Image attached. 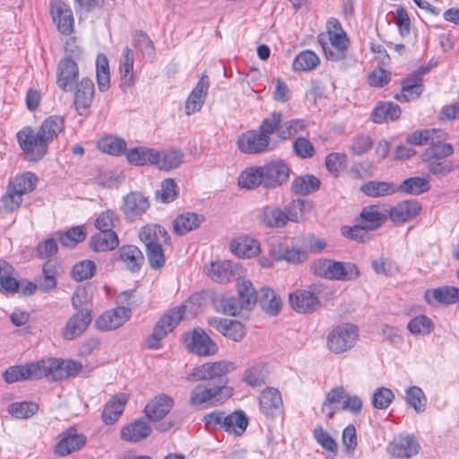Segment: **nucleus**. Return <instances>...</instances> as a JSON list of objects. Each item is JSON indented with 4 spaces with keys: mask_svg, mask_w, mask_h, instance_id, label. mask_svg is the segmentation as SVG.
<instances>
[{
    "mask_svg": "<svg viewBox=\"0 0 459 459\" xmlns=\"http://www.w3.org/2000/svg\"><path fill=\"white\" fill-rule=\"evenodd\" d=\"M19 145L28 160H39L48 152V143L39 134L30 126H24L17 134Z\"/></svg>",
    "mask_w": 459,
    "mask_h": 459,
    "instance_id": "obj_3",
    "label": "nucleus"
},
{
    "mask_svg": "<svg viewBox=\"0 0 459 459\" xmlns=\"http://www.w3.org/2000/svg\"><path fill=\"white\" fill-rule=\"evenodd\" d=\"M173 400L165 394L160 395L152 399L145 406L144 411L146 416L152 421H158L163 419L172 409Z\"/></svg>",
    "mask_w": 459,
    "mask_h": 459,
    "instance_id": "obj_30",
    "label": "nucleus"
},
{
    "mask_svg": "<svg viewBox=\"0 0 459 459\" xmlns=\"http://www.w3.org/2000/svg\"><path fill=\"white\" fill-rule=\"evenodd\" d=\"M130 316V308L121 306L104 312L97 318L95 325L100 331H111L122 326Z\"/></svg>",
    "mask_w": 459,
    "mask_h": 459,
    "instance_id": "obj_16",
    "label": "nucleus"
},
{
    "mask_svg": "<svg viewBox=\"0 0 459 459\" xmlns=\"http://www.w3.org/2000/svg\"><path fill=\"white\" fill-rule=\"evenodd\" d=\"M231 251L242 258H251L256 256L260 251V243L248 236L243 235L235 238L230 243Z\"/></svg>",
    "mask_w": 459,
    "mask_h": 459,
    "instance_id": "obj_29",
    "label": "nucleus"
},
{
    "mask_svg": "<svg viewBox=\"0 0 459 459\" xmlns=\"http://www.w3.org/2000/svg\"><path fill=\"white\" fill-rule=\"evenodd\" d=\"M430 186L428 179L420 177L407 178L397 186V192L416 195L428 192Z\"/></svg>",
    "mask_w": 459,
    "mask_h": 459,
    "instance_id": "obj_53",
    "label": "nucleus"
},
{
    "mask_svg": "<svg viewBox=\"0 0 459 459\" xmlns=\"http://www.w3.org/2000/svg\"><path fill=\"white\" fill-rule=\"evenodd\" d=\"M311 271L316 276L332 281H353L359 276L356 264L325 258L316 260Z\"/></svg>",
    "mask_w": 459,
    "mask_h": 459,
    "instance_id": "obj_1",
    "label": "nucleus"
},
{
    "mask_svg": "<svg viewBox=\"0 0 459 459\" xmlns=\"http://www.w3.org/2000/svg\"><path fill=\"white\" fill-rule=\"evenodd\" d=\"M401 115L400 107L391 101L382 102L378 104L372 112V120L375 123L382 124L388 120H395Z\"/></svg>",
    "mask_w": 459,
    "mask_h": 459,
    "instance_id": "obj_43",
    "label": "nucleus"
},
{
    "mask_svg": "<svg viewBox=\"0 0 459 459\" xmlns=\"http://www.w3.org/2000/svg\"><path fill=\"white\" fill-rule=\"evenodd\" d=\"M117 254L119 259L129 271L132 273L140 271L144 262V256L136 246L125 245L118 249Z\"/></svg>",
    "mask_w": 459,
    "mask_h": 459,
    "instance_id": "obj_35",
    "label": "nucleus"
},
{
    "mask_svg": "<svg viewBox=\"0 0 459 459\" xmlns=\"http://www.w3.org/2000/svg\"><path fill=\"white\" fill-rule=\"evenodd\" d=\"M224 431L241 436L248 426V419L242 411H236L227 415Z\"/></svg>",
    "mask_w": 459,
    "mask_h": 459,
    "instance_id": "obj_48",
    "label": "nucleus"
},
{
    "mask_svg": "<svg viewBox=\"0 0 459 459\" xmlns=\"http://www.w3.org/2000/svg\"><path fill=\"white\" fill-rule=\"evenodd\" d=\"M126 159L134 166H156L159 152L148 147H134L126 152Z\"/></svg>",
    "mask_w": 459,
    "mask_h": 459,
    "instance_id": "obj_31",
    "label": "nucleus"
},
{
    "mask_svg": "<svg viewBox=\"0 0 459 459\" xmlns=\"http://www.w3.org/2000/svg\"><path fill=\"white\" fill-rule=\"evenodd\" d=\"M51 14L58 30L65 35L73 31L74 16L69 5L61 0H55L51 3Z\"/></svg>",
    "mask_w": 459,
    "mask_h": 459,
    "instance_id": "obj_19",
    "label": "nucleus"
},
{
    "mask_svg": "<svg viewBox=\"0 0 459 459\" xmlns=\"http://www.w3.org/2000/svg\"><path fill=\"white\" fill-rule=\"evenodd\" d=\"M149 208L150 202L141 192L133 191L123 197L121 211L131 222L141 219Z\"/></svg>",
    "mask_w": 459,
    "mask_h": 459,
    "instance_id": "obj_10",
    "label": "nucleus"
},
{
    "mask_svg": "<svg viewBox=\"0 0 459 459\" xmlns=\"http://www.w3.org/2000/svg\"><path fill=\"white\" fill-rule=\"evenodd\" d=\"M420 445L413 436L398 437L391 441L386 450L397 458H409L418 454Z\"/></svg>",
    "mask_w": 459,
    "mask_h": 459,
    "instance_id": "obj_21",
    "label": "nucleus"
},
{
    "mask_svg": "<svg viewBox=\"0 0 459 459\" xmlns=\"http://www.w3.org/2000/svg\"><path fill=\"white\" fill-rule=\"evenodd\" d=\"M208 324L225 337L231 339L234 342H240L245 336L244 325L239 321L212 317L209 318Z\"/></svg>",
    "mask_w": 459,
    "mask_h": 459,
    "instance_id": "obj_22",
    "label": "nucleus"
},
{
    "mask_svg": "<svg viewBox=\"0 0 459 459\" xmlns=\"http://www.w3.org/2000/svg\"><path fill=\"white\" fill-rule=\"evenodd\" d=\"M90 246L95 252L111 251L119 246V239L115 231H100L91 238Z\"/></svg>",
    "mask_w": 459,
    "mask_h": 459,
    "instance_id": "obj_38",
    "label": "nucleus"
},
{
    "mask_svg": "<svg viewBox=\"0 0 459 459\" xmlns=\"http://www.w3.org/2000/svg\"><path fill=\"white\" fill-rule=\"evenodd\" d=\"M38 180L35 174L25 172L10 180L8 185L23 196L36 188Z\"/></svg>",
    "mask_w": 459,
    "mask_h": 459,
    "instance_id": "obj_49",
    "label": "nucleus"
},
{
    "mask_svg": "<svg viewBox=\"0 0 459 459\" xmlns=\"http://www.w3.org/2000/svg\"><path fill=\"white\" fill-rule=\"evenodd\" d=\"M359 338V329L352 324H341L327 335V347L335 353H343L354 347Z\"/></svg>",
    "mask_w": 459,
    "mask_h": 459,
    "instance_id": "obj_4",
    "label": "nucleus"
},
{
    "mask_svg": "<svg viewBox=\"0 0 459 459\" xmlns=\"http://www.w3.org/2000/svg\"><path fill=\"white\" fill-rule=\"evenodd\" d=\"M238 150L245 154H259L271 150L270 142L257 130L243 133L237 141Z\"/></svg>",
    "mask_w": 459,
    "mask_h": 459,
    "instance_id": "obj_14",
    "label": "nucleus"
},
{
    "mask_svg": "<svg viewBox=\"0 0 459 459\" xmlns=\"http://www.w3.org/2000/svg\"><path fill=\"white\" fill-rule=\"evenodd\" d=\"M430 70L429 65L420 66L402 82L401 92L394 95L400 102H408L419 98L424 90L423 76Z\"/></svg>",
    "mask_w": 459,
    "mask_h": 459,
    "instance_id": "obj_7",
    "label": "nucleus"
},
{
    "mask_svg": "<svg viewBox=\"0 0 459 459\" xmlns=\"http://www.w3.org/2000/svg\"><path fill=\"white\" fill-rule=\"evenodd\" d=\"M98 147L105 153L118 156L125 152L126 143L121 138L108 136L101 139L98 143Z\"/></svg>",
    "mask_w": 459,
    "mask_h": 459,
    "instance_id": "obj_64",
    "label": "nucleus"
},
{
    "mask_svg": "<svg viewBox=\"0 0 459 459\" xmlns=\"http://www.w3.org/2000/svg\"><path fill=\"white\" fill-rule=\"evenodd\" d=\"M264 186L275 188L286 183L290 177V169L283 160H273L263 166Z\"/></svg>",
    "mask_w": 459,
    "mask_h": 459,
    "instance_id": "obj_15",
    "label": "nucleus"
},
{
    "mask_svg": "<svg viewBox=\"0 0 459 459\" xmlns=\"http://www.w3.org/2000/svg\"><path fill=\"white\" fill-rule=\"evenodd\" d=\"M263 166L252 167L244 170L239 178L238 185L247 189H255L260 185L264 186Z\"/></svg>",
    "mask_w": 459,
    "mask_h": 459,
    "instance_id": "obj_52",
    "label": "nucleus"
},
{
    "mask_svg": "<svg viewBox=\"0 0 459 459\" xmlns=\"http://www.w3.org/2000/svg\"><path fill=\"white\" fill-rule=\"evenodd\" d=\"M204 221V217L195 212H185L178 215L173 221L174 230L178 235L197 229Z\"/></svg>",
    "mask_w": 459,
    "mask_h": 459,
    "instance_id": "obj_42",
    "label": "nucleus"
},
{
    "mask_svg": "<svg viewBox=\"0 0 459 459\" xmlns=\"http://www.w3.org/2000/svg\"><path fill=\"white\" fill-rule=\"evenodd\" d=\"M283 209L276 206H265L259 214L260 222L268 228H282L287 225Z\"/></svg>",
    "mask_w": 459,
    "mask_h": 459,
    "instance_id": "obj_39",
    "label": "nucleus"
},
{
    "mask_svg": "<svg viewBox=\"0 0 459 459\" xmlns=\"http://www.w3.org/2000/svg\"><path fill=\"white\" fill-rule=\"evenodd\" d=\"M213 305L218 312L229 316H236L242 309H245L238 299L230 294H223L213 299Z\"/></svg>",
    "mask_w": 459,
    "mask_h": 459,
    "instance_id": "obj_47",
    "label": "nucleus"
},
{
    "mask_svg": "<svg viewBox=\"0 0 459 459\" xmlns=\"http://www.w3.org/2000/svg\"><path fill=\"white\" fill-rule=\"evenodd\" d=\"M233 394L232 388H220L218 386L203 383L197 385L191 392L190 403L193 405L223 403Z\"/></svg>",
    "mask_w": 459,
    "mask_h": 459,
    "instance_id": "obj_6",
    "label": "nucleus"
},
{
    "mask_svg": "<svg viewBox=\"0 0 459 459\" xmlns=\"http://www.w3.org/2000/svg\"><path fill=\"white\" fill-rule=\"evenodd\" d=\"M361 192L371 197L390 195L397 192V185L393 182L369 181L360 187Z\"/></svg>",
    "mask_w": 459,
    "mask_h": 459,
    "instance_id": "obj_46",
    "label": "nucleus"
},
{
    "mask_svg": "<svg viewBox=\"0 0 459 459\" xmlns=\"http://www.w3.org/2000/svg\"><path fill=\"white\" fill-rule=\"evenodd\" d=\"M428 304L433 306L436 303L451 305L459 301V288L454 286H442L433 290H428L424 294Z\"/></svg>",
    "mask_w": 459,
    "mask_h": 459,
    "instance_id": "obj_25",
    "label": "nucleus"
},
{
    "mask_svg": "<svg viewBox=\"0 0 459 459\" xmlns=\"http://www.w3.org/2000/svg\"><path fill=\"white\" fill-rule=\"evenodd\" d=\"M134 52L128 47H126L119 59L120 86L125 88L132 87L135 82L134 73Z\"/></svg>",
    "mask_w": 459,
    "mask_h": 459,
    "instance_id": "obj_27",
    "label": "nucleus"
},
{
    "mask_svg": "<svg viewBox=\"0 0 459 459\" xmlns=\"http://www.w3.org/2000/svg\"><path fill=\"white\" fill-rule=\"evenodd\" d=\"M42 365L44 366L42 370L46 373L44 377L53 381H58L67 378L70 376H74L82 368L80 364L74 360L64 361L53 358L42 359Z\"/></svg>",
    "mask_w": 459,
    "mask_h": 459,
    "instance_id": "obj_8",
    "label": "nucleus"
},
{
    "mask_svg": "<svg viewBox=\"0 0 459 459\" xmlns=\"http://www.w3.org/2000/svg\"><path fill=\"white\" fill-rule=\"evenodd\" d=\"M234 368L233 363L220 360L195 367L187 377L189 381H203L220 388H230L227 374Z\"/></svg>",
    "mask_w": 459,
    "mask_h": 459,
    "instance_id": "obj_2",
    "label": "nucleus"
},
{
    "mask_svg": "<svg viewBox=\"0 0 459 459\" xmlns=\"http://www.w3.org/2000/svg\"><path fill=\"white\" fill-rule=\"evenodd\" d=\"M260 411L268 418L280 417L282 413V399L278 389L268 387L259 396Z\"/></svg>",
    "mask_w": 459,
    "mask_h": 459,
    "instance_id": "obj_17",
    "label": "nucleus"
},
{
    "mask_svg": "<svg viewBox=\"0 0 459 459\" xmlns=\"http://www.w3.org/2000/svg\"><path fill=\"white\" fill-rule=\"evenodd\" d=\"M319 186V179L313 175H304L298 177L291 183L292 192L301 195H309L316 191Z\"/></svg>",
    "mask_w": 459,
    "mask_h": 459,
    "instance_id": "obj_50",
    "label": "nucleus"
},
{
    "mask_svg": "<svg viewBox=\"0 0 459 459\" xmlns=\"http://www.w3.org/2000/svg\"><path fill=\"white\" fill-rule=\"evenodd\" d=\"M434 327L433 321L425 315L413 317L407 325V329L415 335H428L434 330Z\"/></svg>",
    "mask_w": 459,
    "mask_h": 459,
    "instance_id": "obj_61",
    "label": "nucleus"
},
{
    "mask_svg": "<svg viewBox=\"0 0 459 459\" xmlns=\"http://www.w3.org/2000/svg\"><path fill=\"white\" fill-rule=\"evenodd\" d=\"M238 302L245 309H250L258 300V296L249 281H242L238 284Z\"/></svg>",
    "mask_w": 459,
    "mask_h": 459,
    "instance_id": "obj_56",
    "label": "nucleus"
},
{
    "mask_svg": "<svg viewBox=\"0 0 459 459\" xmlns=\"http://www.w3.org/2000/svg\"><path fill=\"white\" fill-rule=\"evenodd\" d=\"M433 142L421 154V160H446L454 154V146L442 143L439 134H436Z\"/></svg>",
    "mask_w": 459,
    "mask_h": 459,
    "instance_id": "obj_37",
    "label": "nucleus"
},
{
    "mask_svg": "<svg viewBox=\"0 0 459 459\" xmlns=\"http://www.w3.org/2000/svg\"><path fill=\"white\" fill-rule=\"evenodd\" d=\"M77 62L71 58H62L56 67V85L63 91H72L79 82Z\"/></svg>",
    "mask_w": 459,
    "mask_h": 459,
    "instance_id": "obj_12",
    "label": "nucleus"
},
{
    "mask_svg": "<svg viewBox=\"0 0 459 459\" xmlns=\"http://www.w3.org/2000/svg\"><path fill=\"white\" fill-rule=\"evenodd\" d=\"M207 275L218 283H227L240 276V268L230 261H219L211 264Z\"/></svg>",
    "mask_w": 459,
    "mask_h": 459,
    "instance_id": "obj_18",
    "label": "nucleus"
},
{
    "mask_svg": "<svg viewBox=\"0 0 459 459\" xmlns=\"http://www.w3.org/2000/svg\"><path fill=\"white\" fill-rule=\"evenodd\" d=\"M320 60L316 54L311 50L300 52L293 60L292 67L295 71L308 72L315 69Z\"/></svg>",
    "mask_w": 459,
    "mask_h": 459,
    "instance_id": "obj_54",
    "label": "nucleus"
},
{
    "mask_svg": "<svg viewBox=\"0 0 459 459\" xmlns=\"http://www.w3.org/2000/svg\"><path fill=\"white\" fill-rule=\"evenodd\" d=\"M387 219V215L379 212L377 205L364 207L359 215L362 229L375 230L380 227Z\"/></svg>",
    "mask_w": 459,
    "mask_h": 459,
    "instance_id": "obj_41",
    "label": "nucleus"
},
{
    "mask_svg": "<svg viewBox=\"0 0 459 459\" xmlns=\"http://www.w3.org/2000/svg\"><path fill=\"white\" fill-rule=\"evenodd\" d=\"M74 90V104L77 113L80 116H87L95 93L93 82L87 77H83L75 83Z\"/></svg>",
    "mask_w": 459,
    "mask_h": 459,
    "instance_id": "obj_11",
    "label": "nucleus"
},
{
    "mask_svg": "<svg viewBox=\"0 0 459 459\" xmlns=\"http://www.w3.org/2000/svg\"><path fill=\"white\" fill-rule=\"evenodd\" d=\"M139 238L145 244L146 247L152 245H162L169 239V236L165 229L158 224L143 226L139 231Z\"/></svg>",
    "mask_w": 459,
    "mask_h": 459,
    "instance_id": "obj_36",
    "label": "nucleus"
},
{
    "mask_svg": "<svg viewBox=\"0 0 459 459\" xmlns=\"http://www.w3.org/2000/svg\"><path fill=\"white\" fill-rule=\"evenodd\" d=\"M13 266L0 260V291L14 292L19 289L18 281L11 276Z\"/></svg>",
    "mask_w": 459,
    "mask_h": 459,
    "instance_id": "obj_59",
    "label": "nucleus"
},
{
    "mask_svg": "<svg viewBox=\"0 0 459 459\" xmlns=\"http://www.w3.org/2000/svg\"><path fill=\"white\" fill-rule=\"evenodd\" d=\"M421 210L420 203L416 200H406L392 207L388 215L395 223H401L414 218Z\"/></svg>",
    "mask_w": 459,
    "mask_h": 459,
    "instance_id": "obj_28",
    "label": "nucleus"
},
{
    "mask_svg": "<svg viewBox=\"0 0 459 459\" xmlns=\"http://www.w3.org/2000/svg\"><path fill=\"white\" fill-rule=\"evenodd\" d=\"M38 409V404L32 402H15L8 405L7 411L16 419H29Z\"/></svg>",
    "mask_w": 459,
    "mask_h": 459,
    "instance_id": "obj_58",
    "label": "nucleus"
},
{
    "mask_svg": "<svg viewBox=\"0 0 459 459\" xmlns=\"http://www.w3.org/2000/svg\"><path fill=\"white\" fill-rule=\"evenodd\" d=\"M92 321L91 311L81 309L73 314L66 321L62 335L65 340H74L82 335Z\"/></svg>",
    "mask_w": 459,
    "mask_h": 459,
    "instance_id": "obj_13",
    "label": "nucleus"
},
{
    "mask_svg": "<svg viewBox=\"0 0 459 459\" xmlns=\"http://www.w3.org/2000/svg\"><path fill=\"white\" fill-rule=\"evenodd\" d=\"M281 112L274 111L262 121L257 131L261 134V135L267 139L268 142H270L271 135L275 132L278 134V130L281 126Z\"/></svg>",
    "mask_w": 459,
    "mask_h": 459,
    "instance_id": "obj_55",
    "label": "nucleus"
},
{
    "mask_svg": "<svg viewBox=\"0 0 459 459\" xmlns=\"http://www.w3.org/2000/svg\"><path fill=\"white\" fill-rule=\"evenodd\" d=\"M184 153L177 149H169L162 152H159V160L156 166L160 169L170 170L180 166L183 162Z\"/></svg>",
    "mask_w": 459,
    "mask_h": 459,
    "instance_id": "obj_51",
    "label": "nucleus"
},
{
    "mask_svg": "<svg viewBox=\"0 0 459 459\" xmlns=\"http://www.w3.org/2000/svg\"><path fill=\"white\" fill-rule=\"evenodd\" d=\"M426 164L428 171L430 175L437 178H444L455 169V165L449 160H422Z\"/></svg>",
    "mask_w": 459,
    "mask_h": 459,
    "instance_id": "obj_57",
    "label": "nucleus"
},
{
    "mask_svg": "<svg viewBox=\"0 0 459 459\" xmlns=\"http://www.w3.org/2000/svg\"><path fill=\"white\" fill-rule=\"evenodd\" d=\"M85 442V436L77 434L74 429H69L56 445L55 452L61 456H65L82 447Z\"/></svg>",
    "mask_w": 459,
    "mask_h": 459,
    "instance_id": "obj_33",
    "label": "nucleus"
},
{
    "mask_svg": "<svg viewBox=\"0 0 459 459\" xmlns=\"http://www.w3.org/2000/svg\"><path fill=\"white\" fill-rule=\"evenodd\" d=\"M328 45H323L326 58L330 61L338 62L346 58L349 46V39L343 30L340 33L329 32Z\"/></svg>",
    "mask_w": 459,
    "mask_h": 459,
    "instance_id": "obj_20",
    "label": "nucleus"
},
{
    "mask_svg": "<svg viewBox=\"0 0 459 459\" xmlns=\"http://www.w3.org/2000/svg\"><path fill=\"white\" fill-rule=\"evenodd\" d=\"M308 123L305 119H291L281 124L278 130V137L281 140H287L295 134L305 131L307 128Z\"/></svg>",
    "mask_w": 459,
    "mask_h": 459,
    "instance_id": "obj_62",
    "label": "nucleus"
},
{
    "mask_svg": "<svg viewBox=\"0 0 459 459\" xmlns=\"http://www.w3.org/2000/svg\"><path fill=\"white\" fill-rule=\"evenodd\" d=\"M128 401L126 394H119L113 396L105 405L102 411V420L107 425H112L118 420L122 415L125 406Z\"/></svg>",
    "mask_w": 459,
    "mask_h": 459,
    "instance_id": "obj_32",
    "label": "nucleus"
},
{
    "mask_svg": "<svg viewBox=\"0 0 459 459\" xmlns=\"http://www.w3.org/2000/svg\"><path fill=\"white\" fill-rule=\"evenodd\" d=\"M186 307L182 305L168 311L156 324L154 330L145 342L148 348L155 350L160 347V342L170 333L181 321Z\"/></svg>",
    "mask_w": 459,
    "mask_h": 459,
    "instance_id": "obj_5",
    "label": "nucleus"
},
{
    "mask_svg": "<svg viewBox=\"0 0 459 459\" xmlns=\"http://www.w3.org/2000/svg\"><path fill=\"white\" fill-rule=\"evenodd\" d=\"M270 254L275 261H287L292 264L302 263L307 260V253L300 249L290 248L288 246L279 244L277 247L270 250Z\"/></svg>",
    "mask_w": 459,
    "mask_h": 459,
    "instance_id": "obj_40",
    "label": "nucleus"
},
{
    "mask_svg": "<svg viewBox=\"0 0 459 459\" xmlns=\"http://www.w3.org/2000/svg\"><path fill=\"white\" fill-rule=\"evenodd\" d=\"M42 359L26 365L9 367L3 374L4 381L8 384L18 381L40 379L46 375L43 371Z\"/></svg>",
    "mask_w": 459,
    "mask_h": 459,
    "instance_id": "obj_9",
    "label": "nucleus"
},
{
    "mask_svg": "<svg viewBox=\"0 0 459 459\" xmlns=\"http://www.w3.org/2000/svg\"><path fill=\"white\" fill-rule=\"evenodd\" d=\"M152 433V427L144 420H135L122 428L120 437L123 440L136 443Z\"/></svg>",
    "mask_w": 459,
    "mask_h": 459,
    "instance_id": "obj_34",
    "label": "nucleus"
},
{
    "mask_svg": "<svg viewBox=\"0 0 459 459\" xmlns=\"http://www.w3.org/2000/svg\"><path fill=\"white\" fill-rule=\"evenodd\" d=\"M86 230L83 226H75L60 235L59 241L62 246L69 248L76 247L86 238Z\"/></svg>",
    "mask_w": 459,
    "mask_h": 459,
    "instance_id": "obj_63",
    "label": "nucleus"
},
{
    "mask_svg": "<svg viewBox=\"0 0 459 459\" xmlns=\"http://www.w3.org/2000/svg\"><path fill=\"white\" fill-rule=\"evenodd\" d=\"M258 300L262 309L271 316L278 315L281 308V299L270 288L260 290Z\"/></svg>",
    "mask_w": 459,
    "mask_h": 459,
    "instance_id": "obj_44",
    "label": "nucleus"
},
{
    "mask_svg": "<svg viewBox=\"0 0 459 459\" xmlns=\"http://www.w3.org/2000/svg\"><path fill=\"white\" fill-rule=\"evenodd\" d=\"M209 86V77L203 75L186 101L185 110L186 115L194 114L201 109L204 104Z\"/></svg>",
    "mask_w": 459,
    "mask_h": 459,
    "instance_id": "obj_24",
    "label": "nucleus"
},
{
    "mask_svg": "<svg viewBox=\"0 0 459 459\" xmlns=\"http://www.w3.org/2000/svg\"><path fill=\"white\" fill-rule=\"evenodd\" d=\"M64 119L58 116L48 117L40 126L39 131L46 143L49 144L64 130Z\"/></svg>",
    "mask_w": 459,
    "mask_h": 459,
    "instance_id": "obj_45",
    "label": "nucleus"
},
{
    "mask_svg": "<svg viewBox=\"0 0 459 459\" xmlns=\"http://www.w3.org/2000/svg\"><path fill=\"white\" fill-rule=\"evenodd\" d=\"M179 188L173 178H166L161 182L160 189L156 192V200L162 204L173 202L178 195Z\"/></svg>",
    "mask_w": 459,
    "mask_h": 459,
    "instance_id": "obj_60",
    "label": "nucleus"
},
{
    "mask_svg": "<svg viewBox=\"0 0 459 459\" xmlns=\"http://www.w3.org/2000/svg\"><path fill=\"white\" fill-rule=\"evenodd\" d=\"M290 307L299 313H309L320 307L318 298L310 290H296L289 295Z\"/></svg>",
    "mask_w": 459,
    "mask_h": 459,
    "instance_id": "obj_23",
    "label": "nucleus"
},
{
    "mask_svg": "<svg viewBox=\"0 0 459 459\" xmlns=\"http://www.w3.org/2000/svg\"><path fill=\"white\" fill-rule=\"evenodd\" d=\"M188 347L192 352L199 356H211L218 350L216 343L202 329L194 330Z\"/></svg>",
    "mask_w": 459,
    "mask_h": 459,
    "instance_id": "obj_26",
    "label": "nucleus"
}]
</instances>
